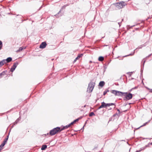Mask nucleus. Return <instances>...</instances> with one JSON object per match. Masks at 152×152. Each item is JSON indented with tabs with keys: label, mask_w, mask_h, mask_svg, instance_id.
Returning a JSON list of instances; mask_svg holds the SVG:
<instances>
[{
	"label": "nucleus",
	"mask_w": 152,
	"mask_h": 152,
	"mask_svg": "<svg viewBox=\"0 0 152 152\" xmlns=\"http://www.w3.org/2000/svg\"><path fill=\"white\" fill-rule=\"evenodd\" d=\"M118 9H120L125 6L126 4L124 2L122 1L119 3H116L113 4Z\"/></svg>",
	"instance_id": "nucleus-1"
},
{
	"label": "nucleus",
	"mask_w": 152,
	"mask_h": 152,
	"mask_svg": "<svg viewBox=\"0 0 152 152\" xmlns=\"http://www.w3.org/2000/svg\"><path fill=\"white\" fill-rule=\"evenodd\" d=\"M61 132V130L60 127H57L50 130L49 134L50 135L52 136L55 135L58 132Z\"/></svg>",
	"instance_id": "nucleus-2"
},
{
	"label": "nucleus",
	"mask_w": 152,
	"mask_h": 152,
	"mask_svg": "<svg viewBox=\"0 0 152 152\" xmlns=\"http://www.w3.org/2000/svg\"><path fill=\"white\" fill-rule=\"evenodd\" d=\"M95 83L91 81L89 83L87 91L89 93L92 92L95 85Z\"/></svg>",
	"instance_id": "nucleus-3"
},
{
	"label": "nucleus",
	"mask_w": 152,
	"mask_h": 152,
	"mask_svg": "<svg viewBox=\"0 0 152 152\" xmlns=\"http://www.w3.org/2000/svg\"><path fill=\"white\" fill-rule=\"evenodd\" d=\"M125 93L124 94L123 96H124V100H130L132 98L133 94L130 93H128L127 92H124Z\"/></svg>",
	"instance_id": "nucleus-4"
},
{
	"label": "nucleus",
	"mask_w": 152,
	"mask_h": 152,
	"mask_svg": "<svg viewBox=\"0 0 152 152\" xmlns=\"http://www.w3.org/2000/svg\"><path fill=\"white\" fill-rule=\"evenodd\" d=\"M111 92L114 94L115 96H123L124 94L125 93H124L123 92L118 91L115 90H112L111 91Z\"/></svg>",
	"instance_id": "nucleus-5"
},
{
	"label": "nucleus",
	"mask_w": 152,
	"mask_h": 152,
	"mask_svg": "<svg viewBox=\"0 0 152 152\" xmlns=\"http://www.w3.org/2000/svg\"><path fill=\"white\" fill-rule=\"evenodd\" d=\"M18 64V62L16 61L14 63L13 65L10 69V71L12 72H13L15 70Z\"/></svg>",
	"instance_id": "nucleus-6"
},
{
	"label": "nucleus",
	"mask_w": 152,
	"mask_h": 152,
	"mask_svg": "<svg viewBox=\"0 0 152 152\" xmlns=\"http://www.w3.org/2000/svg\"><path fill=\"white\" fill-rule=\"evenodd\" d=\"M47 45V44L45 42H42L40 45L39 48L41 49H44L45 48Z\"/></svg>",
	"instance_id": "nucleus-7"
},
{
	"label": "nucleus",
	"mask_w": 152,
	"mask_h": 152,
	"mask_svg": "<svg viewBox=\"0 0 152 152\" xmlns=\"http://www.w3.org/2000/svg\"><path fill=\"white\" fill-rule=\"evenodd\" d=\"M21 118L20 117H19L18 118L16 121L14 123V124L12 126V127L14 126V125H16L19 121L21 119Z\"/></svg>",
	"instance_id": "nucleus-8"
},
{
	"label": "nucleus",
	"mask_w": 152,
	"mask_h": 152,
	"mask_svg": "<svg viewBox=\"0 0 152 152\" xmlns=\"http://www.w3.org/2000/svg\"><path fill=\"white\" fill-rule=\"evenodd\" d=\"M151 145H152V143H149L147 145H146L145 147L141 148V150L145 149L146 147H149V146Z\"/></svg>",
	"instance_id": "nucleus-9"
},
{
	"label": "nucleus",
	"mask_w": 152,
	"mask_h": 152,
	"mask_svg": "<svg viewBox=\"0 0 152 152\" xmlns=\"http://www.w3.org/2000/svg\"><path fill=\"white\" fill-rule=\"evenodd\" d=\"M71 125H70V124H69L68 125H67L66 126H64L63 128L61 129V131H62L64 129H65L67 128H68Z\"/></svg>",
	"instance_id": "nucleus-10"
},
{
	"label": "nucleus",
	"mask_w": 152,
	"mask_h": 152,
	"mask_svg": "<svg viewBox=\"0 0 152 152\" xmlns=\"http://www.w3.org/2000/svg\"><path fill=\"white\" fill-rule=\"evenodd\" d=\"M12 58L9 57L7 59H6V61L7 63L10 62L11 61H12Z\"/></svg>",
	"instance_id": "nucleus-11"
},
{
	"label": "nucleus",
	"mask_w": 152,
	"mask_h": 152,
	"mask_svg": "<svg viewBox=\"0 0 152 152\" xmlns=\"http://www.w3.org/2000/svg\"><path fill=\"white\" fill-rule=\"evenodd\" d=\"M104 84L105 83L103 81H101L99 82V85L100 86L102 87L104 86Z\"/></svg>",
	"instance_id": "nucleus-12"
},
{
	"label": "nucleus",
	"mask_w": 152,
	"mask_h": 152,
	"mask_svg": "<svg viewBox=\"0 0 152 152\" xmlns=\"http://www.w3.org/2000/svg\"><path fill=\"white\" fill-rule=\"evenodd\" d=\"M79 119V118H78L74 121L73 122H71L70 124V125H73L76 122L78 121Z\"/></svg>",
	"instance_id": "nucleus-13"
},
{
	"label": "nucleus",
	"mask_w": 152,
	"mask_h": 152,
	"mask_svg": "<svg viewBox=\"0 0 152 152\" xmlns=\"http://www.w3.org/2000/svg\"><path fill=\"white\" fill-rule=\"evenodd\" d=\"M47 148V145H43L41 148L42 150H45Z\"/></svg>",
	"instance_id": "nucleus-14"
},
{
	"label": "nucleus",
	"mask_w": 152,
	"mask_h": 152,
	"mask_svg": "<svg viewBox=\"0 0 152 152\" xmlns=\"http://www.w3.org/2000/svg\"><path fill=\"white\" fill-rule=\"evenodd\" d=\"M83 56V54H79L77 56L76 58V59H78L80 58V57H82Z\"/></svg>",
	"instance_id": "nucleus-15"
},
{
	"label": "nucleus",
	"mask_w": 152,
	"mask_h": 152,
	"mask_svg": "<svg viewBox=\"0 0 152 152\" xmlns=\"http://www.w3.org/2000/svg\"><path fill=\"white\" fill-rule=\"evenodd\" d=\"M104 60V58L102 56H100L98 58L99 61H102Z\"/></svg>",
	"instance_id": "nucleus-16"
},
{
	"label": "nucleus",
	"mask_w": 152,
	"mask_h": 152,
	"mask_svg": "<svg viewBox=\"0 0 152 152\" xmlns=\"http://www.w3.org/2000/svg\"><path fill=\"white\" fill-rule=\"evenodd\" d=\"M101 104L103 108H105L107 107L106 103H105L104 102H102L101 103Z\"/></svg>",
	"instance_id": "nucleus-17"
},
{
	"label": "nucleus",
	"mask_w": 152,
	"mask_h": 152,
	"mask_svg": "<svg viewBox=\"0 0 152 152\" xmlns=\"http://www.w3.org/2000/svg\"><path fill=\"white\" fill-rule=\"evenodd\" d=\"M107 107L111 105H115V104L113 103H107L106 104Z\"/></svg>",
	"instance_id": "nucleus-18"
},
{
	"label": "nucleus",
	"mask_w": 152,
	"mask_h": 152,
	"mask_svg": "<svg viewBox=\"0 0 152 152\" xmlns=\"http://www.w3.org/2000/svg\"><path fill=\"white\" fill-rule=\"evenodd\" d=\"M6 59H3L1 61L2 65H4V64H6L7 63L6 61Z\"/></svg>",
	"instance_id": "nucleus-19"
},
{
	"label": "nucleus",
	"mask_w": 152,
	"mask_h": 152,
	"mask_svg": "<svg viewBox=\"0 0 152 152\" xmlns=\"http://www.w3.org/2000/svg\"><path fill=\"white\" fill-rule=\"evenodd\" d=\"M25 49V48H23V47H20L19 48V50H18L16 52H20V51H21L23 49Z\"/></svg>",
	"instance_id": "nucleus-20"
},
{
	"label": "nucleus",
	"mask_w": 152,
	"mask_h": 152,
	"mask_svg": "<svg viewBox=\"0 0 152 152\" xmlns=\"http://www.w3.org/2000/svg\"><path fill=\"white\" fill-rule=\"evenodd\" d=\"M109 90L108 89H106L103 92V95H105L106 93L107 92H109Z\"/></svg>",
	"instance_id": "nucleus-21"
},
{
	"label": "nucleus",
	"mask_w": 152,
	"mask_h": 152,
	"mask_svg": "<svg viewBox=\"0 0 152 152\" xmlns=\"http://www.w3.org/2000/svg\"><path fill=\"white\" fill-rule=\"evenodd\" d=\"M116 115L119 117L120 116V114L119 113H116L113 115V117H115Z\"/></svg>",
	"instance_id": "nucleus-22"
},
{
	"label": "nucleus",
	"mask_w": 152,
	"mask_h": 152,
	"mask_svg": "<svg viewBox=\"0 0 152 152\" xmlns=\"http://www.w3.org/2000/svg\"><path fill=\"white\" fill-rule=\"evenodd\" d=\"M95 115V114L93 112H91L89 114V116L90 117H91L93 115Z\"/></svg>",
	"instance_id": "nucleus-23"
},
{
	"label": "nucleus",
	"mask_w": 152,
	"mask_h": 152,
	"mask_svg": "<svg viewBox=\"0 0 152 152\" xmlns=\"http://www.w3.org/2000/svg\"><path fill=\"white\" fill-rule=\"evenodd\" d=\"M7 72V71H4L2 72L1 73H0V75H4L5 74L6 72Z\"/></svg>",
	"instance_id": "nucleus-24"
},
{
	"label": "nucleus",
	"mask_w": 152,
	"mask_h": 152,
	"mask_svg": "<svg viewBox=\"0 0 152 152\" xmlns=\"http://www.w3.org/2000/svg\"><path fill=\"white\" fill-rule=\"evenodd\" d=\"M68 5H69L68 4V5H64V6H63V7H62V8H61V10H60V11H59L58 12V14H59V13H60V12H61V10H62V9H63V8H65V7H66V6H68Z\"/></svg>",
	"instance_id": "nucleus-25"
},
{
	"label": "nucleus",
	"mask_w": 152,
	"mask_h": 152,
	"mask_svg": "<svg viewBox=\"0 0 152 152\" xmlns=\"http://www.w3.org/2000/svg\"><path fill=\"white\" fill-rule=\"evenodd\" d=\"M2 42L0 40V50L2 48Z\"/></svg>",
	"instance_id": "nucleus-26"
},
{
	"label": "nucleus",
	"mask_w": 152,
	"mask_h": 152,
	"mask_svg": "<svg viewBox=\"0 0 152 152\" xmlns=\"http://www.w3.org/2000/svg\"><path fill=\"white\" fill-rule=\"evenodd\" d=\"M150 121V120H149L148 122H146L144 124H143L142 125V126H140V127H142V126H145L146 124H147L148 123H149Z\"/></svg>",
	"instance_id": "nucleus-27"
},
{
	"label": "nucleus",
	"mask_w": 152,
	"mask_h": 152,
	"mask_svg": "<svg viewBox=\"0 0 152 152\" xmlns=\"http://www.w3.org/2000/svg\"><path fill=\"white\" fill-rule=\"evenodd\" d=\"M8 136H7V137L6 138L5 140H4V142H5L6 143L7 142V140H8Z\"/></svg>",
	"instance_id": "nucleus-28"
},
{
	"label": "nucleus",
	"mask_w": 152,
	"mask_h": 152,
	"mask_svg": "<svg viewBox=\"0 0 152 152\" xmlns=\"http://www.w3.org/2000/svg\"><path fill=\"white\" fill-rule=\"evenodd\" d=\"M6 143L5 142H4L3 141V142L1 145V146L3 147L5 145V144H6Z\"/></svg>",
	"instance_id": "nucleus-29"
},
{
	"label": "nucleus",
	"mask_w": 152,
	"mask_h": 152,
	"mask_svg": "<svg viewBox=\"0 0 152 152\" xmlns=\"http://www.w3.org/2000/svg\"><path fill=\"white\" fill-rule=\"evenodd\" d=\"M138 86H135L134 87L132 88V89L133 90L134 89H137L138 88Z\"/></svg>",
	"instance_id": "nucleus-30"
},
{
	"label": "nucleus",
	"mask_w": 152,
	"mask_h": 152,
	"mask_svg": "<svg viewBox=\"0 0 152 152\" xmlns=\"http://www.w3.org/2000/svg\"><path fill=\"white\" fill-rule=\"evenodd\" d=\"M134 25H133V26H128L129 27V28H132V27L134 26Z\"/></svg>",
	"instance_id": "nucleus-31"
},
{
	"label": "nucleus",
	"mask_w": 152,
	"mask_h": 152,
	"mask_svg": "<svg viewBox=\"0 0 152 152\" xmlns=\"http://www.w3.org/2000/svg\"><path fill=\"white\" fill-rule=\"evenodd\" d=\"M116 109H117V111H118V113H119V114H120L121 113V112H120V110H119L117 108H116Z\"/></svg>",
	"instance_id": "nucleus-32"
},
{
	"label": "nucleus",
	"mask_w": 152,
	"mask_h": 152,
	"mask_svg": "<svg viewBox=\"0 0 152 152\" xmlns=\"http://www.w3.org/2000/svg\"><path fill=\"white\" fill-rule=\"evenodd\" d=\"M86 123V122L85 123L84 126L81 129V130H83L84 129V126H85Z\"/></svg>",
	"instance_id": "nucleus-33"
},
{
	"label": "nucleus",
	"mask_w": 152,
	"mask_h": 152,
	"mask_svg": "<svg viewBox=\"0 0 152 152\" xmlns=\"http://www.w3.org/2000/svg\"><path fill=\"white\" fill-rule=\"evenodd\" d=\"M3 147V146H1V145H0V151L2 149Z\"/></svg>",
	"instance_id": "nucleus-34"
},
{
	"label": "nucleus",
	"mask_w": 152,
	"mask_h": 152,
	"mask_svg": "<svg viewBox=\"0 0 152 152\" xmlns=\"http://www.w3.org/2000/svg\"><path fill=\"white\" fill-rule=\"evenodd\" d=\"M2 66V64L1 61H0V67L1 66Z\"/></svg>",
	"instance_id": "nucleus-35"
},
{
	"label": "nucleus",
	"mask_w": 152,
	"mask_h": 152,
	"mask_svg": "<svg viewBox=\"0 0 152 152\" xmlns=\"http://www.w3.org/2000/svg\"><path fill=\"white\" fill-rule=\"evenodd\" d=\"M121 22H118V25L119 26H121Z\"/></svg>",
	"instance_id": "nucleus-36"
},
{
	"label": "nucleus",
	"mask_w": 152,
	"mask_h": 152,
	"mask_svg": "<svg viewBox=\"0 0 152 152\" xmlns=\"http://www.w3.org/2000/svg\"><path fill=\"white\" fill-rule=\"evenodd\" d=\"M77 60V59H76V58H75V59L74 61L73 62L74 63Z\"/></svg>",
	"instance_id": "nucleus-37"
},
{
	"label": "nucleus",
	"mask_w": 152,
	"mask_h": 152,
	"mask_svg": "<svg viewBox=\"0 0 152 152\" xmlns=\"http://www.w3.org/2000/svg\"><path fill=\"white\" fill-rule=\"evenodd\" d=\"M152 53H151V54H149V55L148 56V57H149L150 56L152 55Z\"/></svg>",
	"instance_id": "nucleus-38"
},
{
	"label": "nucleus",
	"mask_w": 152,
	"mask_h": 152,
	"mask_svg": "<svg viewBox=\"0 0 152 152\" xmlns=\"http://www.w3.org/2000/svg\"><path fill=\"white\" fill-rule=\"evenodd\" d=\"M133 89H132V88L129 90V92H131Z\"/></svg>",
	"instance_id": "nucleus-39"
},
{
	"label": "nucleus",
	"mask_w": 152,
	"mask_h": 152,
	"mask_svg": "<svg viewBox=\"0 0 152 152\" xmlns=\"http://www.w3.org/2000/svg\"><path fill=\"white\" fill-rule=\"evenodd\" d=\"M150 92L151 93H152V89H151L150 90Z\"/></svg>",
	"instance_id": "nucleus-40"
},
{
	"label": "nucleus",
	"mask_w": 152,
	"mask_h": 152,
	"mask_svg": "<svg viewBox=\"0 0 152 152\" xmlns=\"http://www.w3.org/2000/svg\"><path fill=\"white\" fill-rule=\"evenodd\" d=\"M101 108H102L101 107V106H100L98 107V109H101Z\"/></svg>",
	"instance_id": "nucleus-41"
},
{
	"label": "nucleus",
	"mask_w": 152,
	"mask_h": 152,
	"mask_svg": "<svg viewBox=\"0 0 152 152\" xmlns=\"http://www.w3.org/2000/svg\"><path fill=\"white\" fill-rule=\"evenodd\" d=\"M101 108H102L101 107V106H100L98 107V109H101Z\"/></svg>",
	"instance_id": "nucleus-42"
},
{
	"label": "nucleus",
	"mask_w": 152,
	"mask_h": 152,
	"mask_svg": "<svg viewBox=\"0 0 152 152\" xmlns=\"http://www.w3.org/2000/svg\"><path fill=\"white\" fill-rule=\"evenodd\" d=\"M100 106H101V107L102 108H103V107H102V104H101Z\"/></svg>",
	"instance_id": "nucleus-43"
},
{
	"label": "nucleus",
	"mask_w": 152,
	"mask_h": 152,
	"mask_svg": "<svg viewBox=\"0 0 152 152\" xmlns=\"http://www.w3.org/2000/svg\"><path fill=\"white\" fill-rule=\"evenodd\" d=\"M145 62V61H144L143 64V66H144V64Z\"/></svg>",
	"instance_id": "nucleus-44"
},
{
	"label": "nucleus",
	"mask_w": 152,
	"mask_h": 152,
	"mask_svg": "<svg viewBox=\"0 0 152 152\" xmlns=\"http://www.w3.org/2000/svg\"><path fill=\"white\" fill-rule=\"evenodd\" d=\"M140 151H141V150H139V151H136V152H140Z\"/></svg>",
	"instance_id": "nucleus-45"
},
{
	"label": "nucleus",
	"mask_w": 152,
	"mask_h": 152,
	"mask_svg": "<svg viewBox=\"0 0 152 152\" xmlns=\"http://www.w3.org/2000/svg\"><path fill=\"white\" fill-rule=\"evenodd\" d=\"M140 151H141V150H139V151H136V152H140Z\"/></svg>",
	"instance_id": "nucleus-46"
},
{
	"label": "nucleus",
	"mask_w": 152,
	"mask_h": 152,
	"mask_svg": "<svg viewBox=\"0 0 152 152\" xmlns=\"http://www.w3.org/2000/svg\"><path fill=\"white\" fill-rule=\"evenodd\" d=\"M134 53H133V54H130L129 55H133V54H134Z\"/></svg>",
	"instance_id": "nucleus-47"
},
{
	"label": "nucleus",
	"mask_w": 152,
	"mask_h": 152,
	"mask_svg": "<svg viewBox=\"0 0 152 152\" xmlns=\"http://www.w3.org/2000/svg\"><path fill=\"white\" fill-rule=\"evenodd\" d=\"M111 109H112V108H110L108 110H111Z\"/></svg>",
	"instance_id": "nucleus-48"
},
{
	"label": "nucleus",
	"mask_w": 152,
	"mask_h": 152,
	"mask_svg": "<svg viewBox=\"0 0 152 152\" xmlns=\"http://www.w3.org/2000/svg\"><path fill=\"white\" fill-rule=\"evenodd\" d=\"M123 20V19H122V21Z\"/></svg>",
	"instance_id": "nucleus-49"
},
{
	"label": "nucleus",
	"mask_w": 152,
	"mask_h": 152,
	"mask_svg": "<svg viewBox=\"0 0 152 152\" xmlns=\"http://www.w3.org/2000/svg\"><path fill=\"white\" fill-rule=\"evenodd\" d=\"M104 37H102V38H104Z\"/></svg>",
	"instance_id": "nucleus-50"
},
{
	"label": "nucleus",
	"mask_w": 152,
	"mask_h": 152,
	"mask_svg": "<svg viewBox=\"0 0 152 152\" xmlns=\"http://www.w3.org/2000/svg\"><path fill=\"white\" fill-rule=\"evenodd\" d=\"M142 69H141V73H142Z\"/></svg>",
	"instance_id": "nucleus-51"
}]
</instances>
